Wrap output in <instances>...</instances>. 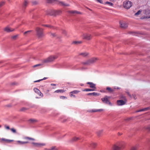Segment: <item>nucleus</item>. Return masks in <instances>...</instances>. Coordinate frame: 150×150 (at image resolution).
Here are the masks:
<instances>
[{
  "mask_svg": "<svg viewBox=\"0 0 150 150\" xmlns=\"http://www.w3.org/2000/svg\"><path fill=\"white\" fill-rule=\"evenodd\" d=\"M5 128L6 129H10L9 127L8 126H7L5 125Z\"/></svg>",
  "mask_w": 150,
  "mask_h": 150,
  "instance_id": "de8ad7c7",
  "label": "nucleus"
},
{
  "mask_svg": "<svg viewBox=\"0 0 150 150\" xmlns=\"http://www.w3.org/2000/svg\"><path fill=\"white\" fill-rule=\"evenodd\" d=\"M96 144L95 143H92V146L94 148L96 146Z\"/></svg>",
  "mask_w": 150,
  "mask_h": 150,
  "instance_id": "a18cd8bd",
  "label": "nucleus"
},
{
  "mask_svg": "<svg viewBox=\"0 0 150 150\" xmlns=\"http://www.w3.org/2000/svg\"><path fill=\"white\" fill-rule=\"evenodd\" d=\"M80 139V138L79 137H74L72 138L70 140V142H76L78 140Z\"/></svg>",
  "mask_w": 150,
  "mask_h": 150,
  "instance_id": "4468645a",
  "label": "nucleus"
},
{
  "mask_svg": "<svg viewBox=\"0 0 150 150\" xmlns=\"http://www.w3.org/2000/svg\"><path fill=\"white\" fill-rule=\"evenodd\" d=\"M62 11L60 10L56 11L55 12L56 15H59L61 13Z\"/></svg>",
  "mask_w": 150,
  "mask_h": 150,
  "instance_id": "72a5a7b5",
  "label": "nucleus"
},
{
  "mask_svg": "<svg viewBox=\"0 0 150 150\" xmlns=\"http://www.w3.org/2000/svg\"><path fill=\"white\" fill-rule=\"evenodd\" d=\"M56 0H47V2L48 3H51L56 1Z\"/></svg>",
  "mask_w": 150,
  "mask_h": 150,
  "instance_id": "4c0bfd02",
  "label": "nucleus"
},
{
  "mask_svg": "<svg viewBox=\"0 0 150 150\" xmlns=\"http://www.w3.org/2000/svg\"><path fill=\"white\" fill-rule=\"evenodd\" d=\"M57 56H51L47 58L44 59L43 62L44 63H48L50 62L54 61L55 59H57L58 57Z\"/></svg>",
  "mask_w": 150,
  "mask_h": 150,
  "instance_id": "f03ea898",
  "label": "nucleus"
},
{
  "mask_svg": "<svg viewBox=\"0 0 150 150\" xmlns=\"http://www.w3.org/2000/svg\"><path fill=\"white\" fill-rule=\"evenodd\" d=\"M28 3V1L27 0H25L23 4V7L25 8L27 5Z\"/></svg>",
  "mask_w": 150,
  "mask_h": 150,
  "instance_id": "cd10ccee",
  "label": "nucleus"
},
{
  "mask_svg": "<svg viewBox=\"0 0 150 150\" xmlns=\"http://www.w3.org/2000/svg\"><path fill=\"white\" fill-rule=\"evenodd\" d=\"M26 110V109L25 108H22L21 109V111H24Z\"/></svg>",
  "mask_w": 150,
  "mask_h": 150,
  "instance_id": "8fccbe9b",
  "label": "nucleus"
},
{
  "mask_svg": "<svg viewBox=\"0 0 150 150\" xmlns=\"http://www.w3.org/2000/svg\"><path fill=\"white\" fill-rule=\"evenodd\" d=\"M62 33L65 35H66L67 33H66V32L65 30L63 31Z\"/></svg>",
  "mask_w": 150,
  "mask_h": 150,
  "instance_id": "864d4df0",
  "label": "nucleus"
},
{
  "mask_svg": "<svg viewBox=\"0 0 150 150\" xmlns=\"http://www.w3.org/2000/svg\"><path fill=\"white\" fill-rule=\"evenodd\" d=\"M31 31H32L31 30H29V31H26L24 33V34H26L27 33H30V32H31Z\"/></svg>",
  "mask_w": 150,
  "mask_h": 150,
  "instance_id": "09e8293b",
  "label": "nucleus"
},
{
  "mask_svg": "<svg viewBox=\"0 0 150 150\" xmlns=\"http://www.w3.org/2000/svg\"><path fill=\"white\" fill-rule=\"evenodd\" d=\"M132 6V3L130 1H127L123 3V6L127 9L129 8Z\"/></svg>",
  "mask_w": 150,
  "mask_h": 150,
  "instance_id": "20e7f679",
  "label": "nucleus"
},
{
  "mask_svg": "<svg viewBox=\"0 0 150 150\" xmlns=\"http://www.w3.org/2000/svg\"><path fill=\"white\" fill-rule=\"evenodd\" d=\"M42 25L44 26H45L49 28H51L52 27L50 25Z\"/></svg>",
  "mask_w": 150,
  "mask_h": 150,
  "instance_id": "49530a36",
  "label": "nucleus"
},
{
  "mask_svg": "<svg viewBox=\"0 0 150 150\" xmlns=\"http://www.w3.org/2000/svg\"><path fill=\"white\" fill-rule=\"evenodd\" d=\"M0 140L1 142L3 143H9L12 141V140L6 139L4 138L0 139Z\"/></svg>",
  "mask_w": 150,
  "mask_h": 150,
  "instance_id": "6e6552de",
  "label": "nucleus"
},
{
  "mask_svg": "<svg viewBox=\"0 0 150 150\" xmlns=\"http://www.w3.org/2000/svg\"><path fill=\"white\" fill-rule=\"evenodd\" d=\"M103 110L102 109H96V110H92V112H95L99 111H102Z\"/></svg>",
  "mask_w": 150,
  "mask_h": 150,
  "instance_id": "c756f323",
  "label": "nucleus"
},
{
  "mask_svg": "<svg viewBox=\"0 0 150 150\" xmlns=\"http://www.w3.org/2000/svg\"><path fill=\"white\" fill-rule=\"evenodd\" d=\"M18 35H15L13 36L12 37V38L13 39H16V38L18 37Z\"/></svg>",
  "mask_w": 150,
  "mask_h": 150,
  "instance_id": "79ce46f5",
  "label": "nucleus"
},
{
  "mask_svg": "<svg viewBox=\"0 0 150 150\" xmlns=\"http://www.w3.org/2000/svg\"><path fill=\"white\" fill-rule=\"evenodd\" d=\"M80 92V91H79L77 90H75L71 92L70 93L71 94L73 93L74 94H77L78 93H79Z\"/></svg>",
  "mask_w": 150,
  "mask_h": 150,
  "instance_id": "bb28decb",
  "label": "nucleus"
},
{
  "mask_svg": "<svg viewBox=\"0 0 150 150\" xmlns=\"http://www.w3.org/2000/svg\"><path fill=\"white\" fill-rule=\"evenodd\" d=\"M120 27L123 28H126L128 26L127 24L124 22L120 21Z\"/></svg>",
  "mask_w": 150,
  "mask_h": 150,
  "instance_id": "f8f14e48",
  "label": "nucleus"
},
{
  "mask_svg": "<svg viewBox=\"0 0 150 150\" xmlns=\"http://www.w3.org/2000/svg\"><path fill=\"white\" fill-rule=\"evenodd\" d=\"M50 85L52 86H56V84L53 83H52L50 84Z\"/></svg>",
  "mask_w": 150,
  "mask_h": 150,
  "instance_id": "6e6d98bb",
  "label": "nucleus"
},
{
  "mask_svg": "<svg viewBox=\"0 0 150 150\" xmlns=\"http://www.w3.org/2000/svg\"><path fill=\"white\" fill-rule=\"evenodd\" d=\"M82 42H83L82 41H75L73 42V43H74V44H81L82 43Z\"/></svg>",
  "mask_w": 150,
  "mask_h": 150,
  "instance_id": "c85d7f7f",
  "label": "nucleus"
},
{
  "mask_svg": "<svg viewBox=\"0 0 150 150\" xmlns=\"http://www.w3.org/2000/svg\"><path fill=\"white\" fill-rule=\"evenodd\" d=\"M109 98V97L106 96L104 98H102L101 100L104 103L108 104L109 105H111V103L108 100V98Z\"/></svg>",
  "mask_w": 150,
  "mask_h": 150,
  "instance_id": "39448f33",
  "label": "nucleus"
},
{
  "mask_svg": "<svg viewBox=\"0 0 150 150\" xmlns=\"http://www.w3.org/2000/svg\"><path fill=\"white\" fill-rule=\"evenodd\" d=\"M95 91V89H94L90 88H86L82 90V91Z\"/></svg>",
  "mask_w": 150,
  "mask_h": 150,
  "instance_id": "a878e982",
  "label": "nucleus"
},
{
  "mask_svg": "<svg viewBox=\"0 0 150 150\" xmlns=\"http://www.w3.org/2000/svg\"><path fill=\"white\" fill-rule=\"evenodd\" d=\"M58 149L56 146H53L50 149H47V150H57Z\"/></svg>",
  "mask_w": 150,
  "mask_h": 150,
  "instance_id": "7c9ffc66",
  "label": "nucleus"
},
{
  "mask_svg": "<svg viewBox=\"0 0 150 150\" xmlns=\"http://www.w3.org/2000/svg\"><path fill=\"white\" fill-rule=\"evenodd\" d=\"M98 60L97 58H93L89 59L91 64L93 63Z\"/></svg>",
  "mask_w": 150,
  "mask_h": 150,
  "instance_id": "dca6fc26",
  "label": "nucleus"
},
{
  "mask_svg": "<svg viewBox=\"0 0 150 150\" xmlns=\"http://www.w3.org/2000/svg\"><path fill=\"white\" fill-rule=\"evenodd\" d=\"M59 4L60 5L64 6H69V4L65 3L64 2H60Z\"/></svg>",
  "mask_w": 150,
  "mask_h": 150,
  "instance_id": "5701e85b",
  "label": "nucleus"
},
{
  "mask_svg": "<svg viewBox=\"0 0 150 150\" xmlns=\"http://www.w3.org/2000/svg\"><path fill=\"white\" fill-rule=\"evenodd\" d=\"M16 142L19 144H27L28 143V142H22L20 141H18Z\"/></svg>",
  "mask_w": 150,
  "mask_h": 150,
  "instance_id": "4be33fe9",
  "label": "nucleus"
},
{
  "mask_svg": "<svg viewBox=\"0 0 150 150\" xmlns=\"http://www.w3.org/2000/svg\"><path fill=\"white\" fill-rule=\"evenodd\" d=\"M106 90L108 91L109 93H112L114 91V90L109 87L106 88Z\"/></svg>",
  "mask_w": 150,
  "mask_h": 150,
  "instance_id": "412c9836",
  "label": "nucleus"
},
{
  "mask_svg": "<svg viewBox=\"0 0 150 150\" xmlns=\"http://www.w3.org/2000/svg\"><path fill=\"white\" fill-rule=\"evenodd\" d=\"M83 39L87 40H90L92 38L91 35L88 33H84L82 35Z\"/></svg>",
  "mask_w": 150,
  "mask_h": 150,
  "instance_id": "7ed1b4c3",
  "label": "nucleus"
},
{
  "mask_svg": "<svg viewBox=\"0 0 150 150\" xmlns=\"http://www.w3.org/2000/svg\"><path fill=\"white\" fill-rule=\"evenodd\" d=\"M137 146H135L132 147L130 150H137Z\"/></svg>",
  "mask_w": 150,
  "mask_h": 150,
  "instance_id": "473e14b6",
  "label": "nucleus"
},
{
  "mask_svg": "<svg viewBox=\"0 0 150 150\" xmlns=\"http://www.w3.org/2000/svg\"><path fill=\"white\" fill-rule=\"evenodd\" d=\"M86 84H89L90 86V87L92 88V89H95V90L96 89V84L93 83L92 82H88L86 83Z\"/></svg>",
  "mask_w": 150,
  "mask_h": 150,
  "instance_id": "9d476101",
  "label": "nucleus"
},
{
  "mask_svg": "<svg viewBox=\"0 0 150 150\" xmlns=\"http://www.w3.org/2000/svg\"><path fill=\"white\" fill-rule=\"evenodd\" d=\"M105 4L110 6H112L113 5V4L112 3L108 1L106 2Z\"/></svg>",
  "mask_w": 150,
  "mask_h": 150,
  "instance_id": "c9c22d12",
  "label": "nucleus"
},
{
  "mask_svg": "<svg viewBox=\"0 0 150 150\" xmlns=\"http://www.w3.org/2000/svg\"><path fill=\"white\" fill-rule=\"evenodd\" d=\"M41 64H36V65H35L33 66V67H37V66H40L41 65Z\"/></svg>",
  "mask_w": 150,
  "mask_h": 150,
  "instance_id": "603ef678",
  "label": "nucleus"
},
{
  "mask_svg": "<svg viewBox=\"0 0 150 150\" xmlns=\"http://www.w3.org/2000/svg\"><path fill=\"white\" fill-rule=\"evenodd\" d=\"M82 64L84 65H89L91 64L89 59L85 62H83Z\"/></svg>",
  "mask_w": 150,
  "mask_h": 150,
  "instance_id": "393cba45",
  "label": "nucleus"
},
{
  "mask_svg": "<svg viewBox=\"0 0 150 150\" xmlns=\"http://www.w3.org/2000/svg\"><path fill=\"white\" fill-rule=\"evenodd\" d=\"M11 131L13 133H16V131L15 129L13 128H12L11 129Z\"/></svg>",
  "mask_w": 150,
  "mask_h": 150,
  "instance_id": "ea45409f",
  "label": "nucleus"
},
{
  "mask_svg": "<svg viewBox=\"0 0 150 150\" xmlns=\"http://www.w3.org/2000/svg\"><path fill=\"white\" fill-rule=\"evenodd\" d=\"M60 98L62 99H67V98L66 96H61L60 97Z\"/></svg>",
  "mask_w": 150,
  "mask_h": 150,
  "instance_id": "c03bdc74",
  "label": "nucleus"
},
{
  "mask_svg": "<svg viewBox=\"0 0 150 150\" xmlns=\"http://www.w3.org/2000/svg\"><path fill=\"white\" fill-rule=\"evenodd\" d=\"M24 139H27L29 140H34L35 139L33 138H32L29 137H24Z\"/></svg>",
  "mask_w": 150,
  "mask_h": 150,
  "instance_id": "2f4dec72",
  "label": "nucleus"
},
{
  "mask_svg": "<svg viewBox=\"0 0 150 150\" xmlns=\"http://www.w3.org/2000/svg\"><path fill=\"white\" fill-rule=\"evenodd\" d=\"M32 144L33 145L35 146L38 147L44 146L45 145V144L44 143H36L35 142H32Z\"/></svg>",
  "mask_w": 150,
  "mask_h": 150,
  "instance_id": "9b49d317",
  "label": "nucleus"
},
{
  "mask_svg": "<svg viewBox=\"0 0 150 150\" xmlns=\"http://www.w3.org/2000/svg\"><path fill=\"white\" fill-rule=\"evenodd\" d=\"M111 1H114L115 0H110Z\"/></svg>",
  "mask_w": 150,
  "mask_h": 150,
  "instance_id": "13d9d810",
  "label": "nucleus"
},
{
  "mask_svg": "<svg viewBox=\"0 0 150 150\" xmlns=\"http://www.w3.org/2000/svg\"><path fill=\"white\" fill-rule=\"evenodd\" d=\"M68 12L72 14H81V13L79 11H77L74 10V11H68Z\"/></svg>",
  "mask_w": 150,
  "mask_h": 150,
  "instance_id": "2eb2a0df",
  "label": "nucleus"
},
{
  "mask_svg": "<svg viewBox=\"0 0 150 150\" xmlns=\"http://www.w3.org/2000/svg\"><path fill=\"white\" fill-rule=\"evenodd\" d=\"M36 31L37 33V36L39 38H41L44 36V35L42 29L39 27H37L36 29Z\"/></svg>",
  "mask_w": 150,
  "mask_h": 150,
  "instance_id": "f257e3e1",
  "label": "nucleus"
},
{
  "mask_svg": "<svg viewBox=\"0 0 150 150\" xmlns=\"http://www.w3.org/2000/svg\"><path fill=\"white\" fill-rule=\"evenodd\" d=\"M28 121L30 123H34L38 122L37 120L34 119H30Z\"/></svg>",
  "mask_w": 150,
  "mask_h": 150,
  "instance_id": "a211bd4d",
  "label": "nucleus"
},
{
  "mask_svg": "<svg viewBox=\"0 0 150 150\" xmlns=\"http://www.w3.org/2000/svg\"><path fill=\"white\" fill-rule=\"evenodd\" d=\"M125 101H123L122 100H119L117 101V105H122L125 104L126 102V100L125 97L124 98Z\"/></svg>",
  "mask_w": 150,
  "mask_h": 150,
  "instance_id": "0eeeda50",
  "label": "nucleus"
},
{
  "mask_svg": "<svg viewBox=\"0 0 150 150\" xmlns=\"http://www.w3.org/2000/svg\"><path fill=\"white\" fill-rule=\"evenodd\" d=\"M149 109H150V107H148L147 108H143L142 109L139 110H137V111H136V112H140L145 111H146Z\"/></svg>",
  "mask_w": 150,
  "mask_h": 150,
  "instance_id": "f3484780",
  "label": "nucleus"
},
{
  "mask_svg": "<svg viewBox=\"0 0 150 150\" xmlns=\"http://www.w3.org/2000/svg\"><path fill=\"white\" fill-rule=\"evenodd\" d=\"M65 91L64 90L62 89H59L55 91L54 93H63Z\"/></svg>",
  "mask_w": 150,
  "mask_h": 150,
  "instance_id": "b1692460",
  "label": "nucleus"
},
{
  "mask_svg": "<svg viewBox=\"0 0 150 150\" xmlns=\"http://www.w3.org/2000/svg\"><path fill=\"white\" fill-rule=\"evenodd\" d=\"M69 95H70V96L71 97H76L74 95V94L73 93H72V94L70 92L69 93Z\"/></svg>",
  "mask_w": 150,
  "mask_h": 150,
  "instance_id": "a19ab883",
  "label": "nucleus"
},
{
  "mask_svg": "<svg viewBox=\"0 0 150 150\" xmlns=\"http://www.w3.org/2000/svg\"><path fill=\"white\" fill-rule=\"evenodd\" d=\"M51 35L52 36H54V34H51Z\"/></svg>",
  "mask_w": 150,
  "mask_h": 150,
  "instance_id": "4d7b16f0",
  "label": "nucleus"
},
{
  "mask_svg": "<svg viewBox=\"0 0 150 150\" xmlns=\"http://www.w3.org/2000/svg\"><path fill=\"white\" fill-rule=\"evenodd\" d=\"M97 1L98 2L100 3H103V1L101 0H97Z\"/></svg>",
  "mask_w": 150,
  "mask_h": 150,
  "instance_id": "3c124183",
  "label": "nucleus"
},
{
  "mask_svg": "<svg viewBox=\"0 0 150 150\" xmlns=\"http://www.w3.org/2000/svg\"><path fill=\"white\" fill-rule=\"evenodd\" d=\"M34 91L38 95L41 97H42L43 96V94L40 91L38 88H34L33 89Z\"/></svg>",
  "mask_w": 150,
  "mask_h": 150,
  "instance_id": "1a4fd4ad",
  "label": "nucleus"
},
{
  "mask_svg": "<svg viewBox=\"0 0 150 150\" xmlns=\"http://www.w3.org/2000/svg\"><path fill=\"white\" fill-rule=\"evenodd\" d=\"M103 130H99L97 132V133L98 135H100L102 133Z\"/></svg>",
  "mask_w": 150,
  "mask_h": 150,
  "instance_id": "f704fd0d",
  "label": "nucleus"
},
{
  "mask_svg": "<svg viewBox=\"0 0 150 150\" xmlns=\"http://www.w3.org/2000/svg\"><path fill=\"white\" fill-rule=\"evenodd\" d=\"M86 8H87V9H88L90 11H92V10H91V9H90L89 8H88V7H86Z\"/></svg>",
  "mask_w": 150,
  "mask_h": 150,
  "instance_id": "5fc2aeb1",
  "label": "nucleus"
},
{
  "mask_svg": "<svg viewBox=\"0 0 150 150\" xmlns=\"http://www.w3.org/2000/svg\"><path fill=\"white\" fill-rule=\"evenodd\" d=\"M47 79V78L46 77H44L43 79H40V80H37V81H34V82L35 83V82H40V81H42V80H45L46 79Z\"/></svg>",
  "mask_w": 150,
  "mask_h": 150,
  "instance_id": "e433bc0d",
  "label": "nucleus"
},
{
  "mask_svg": "<svg viewBox=\"0 0 150 150\" xmlns=\"http://www.w3.org/2000/svg\"><path fill=\"white\" fill-rule=\"evenodd\" d=\"M142 11L140 10H139L135 14V15L137 16L140 14L142 12Z\"/></svg>",
  "mask_w": 150,
  "mask_h": 150,
  "instance_id": "58836bf2",
  "label": "nucleus"
},
{
  "mask_svg": "<svg viewBox=\"0 0 150 150\" xmlns=\"http://www.w3.org/2000/svg\"><path fill=\"white\" fill-rule=\"evenodd\" d=\"M4 4V2L3 1L1 2L0 3V8L3 6Z\"/></svg>",
  "mask_w": 150,
  "mask_h": 150,
  "instance_id": "37998d69",
  "label": "nucleus"
},
{
  "mask_svg": "<svg viewBox=\"0 0 150 150\" xmlns=\"http://www.w3.org/2000/svg\"><path fill=\"white\" fill-rule=\"evenodd\" d=\"M88 54V53L87 52H83L79 54V55L82 56L83 57L86 56Z\"/></svg>",
  "mask_w": 150,
  "mask_h": 150,
  "instance_id": "aec40b11",
  "label": "nucleus"
},
{
  "mask_svg": "<svg viewBox=\"0 0 150 150\" xmlns=\"http://www.w3.org/2000/svg\"><path fill=\"white\" fill-rule=\"evenodd\" d=\"M14 29H13L9 27H6L4 29V30L5 31H6L7 32H11L13 31L14 30Z\"/></svg>",
  "mask_w": 150,
  "mask_h": 150,
  "instance_id": "ddd939ff",
  "label": "nucleus"
},
{
  "mask_svg": "<svg viewBox=\"0 0 150 150\" xmlns=\"http://www.w3.org/2000/svg\"><path fill=\"white\" fill-rule=\"evenodd\" d=\"M122 146L121 144L119 145L115 144L113 146L112 150H122Z\"/></svg>",
  "mask_w": 150,
  "mask_h": 150,
  "instance_id": "423d86ee",
  "label": "nucleus"
},
{
  "mask_svg": "<svg viewBox=\"0 0 150 150\" xmlns=\"http://www.w3.org/2000/svg\"><path fill=\"white\" fill-rule=\"evenodd\" d=\"M100 94L96 92H93L92 93H89L87 94V95H93L94 96H98Z\"/></svg>",
  "mask_w": 150,
  "mask_h": 150,
  "instance_id": "6ab92c4d",
  "label": "nucleus"
}]
</instances>
